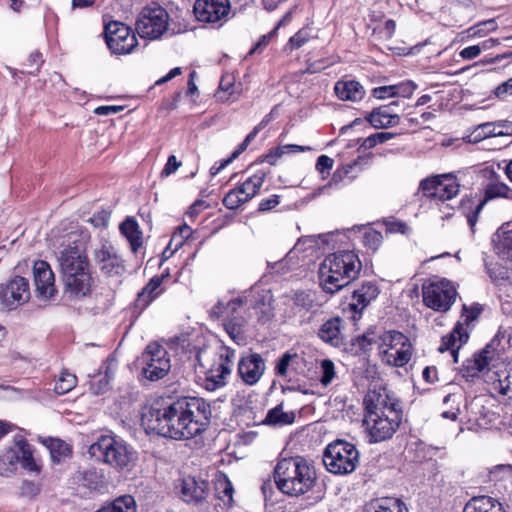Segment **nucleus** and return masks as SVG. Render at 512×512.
<instances>
[{
    "label": "nucleus",
    "instance_id": "nucleus-39",
    "mask_svg": "<svg viewBox=\"0 0 512 512\" xmlns=\"http://www.w3.org/2000/svg\"><path fill=\"white\" fill-rule=\"evenodd\" d=\"M102 478L103 476L94 469L78 471L75 475L77 482L90 490L97 489L103 482Z\"/></svg>",
    "mask_w": 512,
    "mask_h": 512
},
{
    "label": "nucleus",
    "instance_id": "nucleus-41",
    "mask_svg": "<svg viewBox=\"0 0 512 512\" xmlns=\"http://www.w3.org/2000/svg\"><path fill=\"white\" fill-rule=\"evenodd\" d=\"M497 126V122H486L478 125L473 132L468 136L469 142L478 143L488 137L497 136L502 134V132H496L495 127Z\"/></svg>",
    "mask_w": 512,
    "mask_h": 512
},
{
    "label": "nucleus",
    "instance_id": "nucleus-50",
    "mask_svg": "<svg viewBox=\"0 0 512 512\" xmlns=\"http://www.w3.org/2000/svg\"><path fill=\"white\" fill-rule=\"evenodd\" d=\"M223 205L230 210H235L240 207L242 204L246 203L244 201L243 196L238 188L232 189L229 191L223 198Z\"/></svg>",
    "mask_w": 512,
    "mask_h": 512
},
{
    "label": "nucleus",
    "instance_id": "nucleus-46",
    "mask_svg": "<svg viewBox=\"0 0 512 512\" xmlns=\"http://www.w3.org/2000/svg\"><path fill=\"white\" fill-rule=\"evenodd\" d=\"M486 270L491 281L495 284L509 279V271L499 263H486Z\"/></svg>",
    "mask_w": 512,
    "mask_h": 512
},
{
    "label": "nucleus",
    "instance_id": "nucleus-64",
    "mask_svg": "<svg viewBox=\"0 0 512 512\" xmlns=\"http://www.w3.org/2000/svg\"><path fill=\"white\" fill-rule=\"evenodd\" d=\"M110 219V214L106 211H101L97 214H94L90 219L89 222L95 227H106L108 225Z\"/></svg>",
    "mask_w": 512,
    "mask_h": 512
},
{
    "label": "nucleus",
    "instance_id": "nucleus-48",
    "mask_svg": "<svg viewBox=\"0 0 512 512\" xmlns=\"http://www.w3.org/2000/svg\"><path fill=\"white\" fill-rule=\"evenodd\" d=\"M483 308L480 304L476 303L471 306L463 305L462 314H461V323L464 327L467 326L476 320L481 314Z\"/></svg>",
    "mask_w": 512,
    "mask_h": 512
},
{
    "label": "nucleus",
    "instance_id": "nucleus-22",
    "mask_svg": "<svg viewBox=\"0 0 512 512\" xmlns=\"http://www.w3.org/2000/svg\"><path fill=\"white\" fill-rule=\"evenodd\" d=\"M179 489L185 502L198 504L205 500L208 494V482L193 476H186L181 480Z\"/></svg>",
    "mask_w": 512,
    "mask_h": 512
},
{
    "label": "nucleus",
    "instance_id": "nucleus-31",
    "mask_svg": "<svg viewBox=\"0 0 512 512\" xmlns=\"http://www.w3.org/2000/svg\"><path fill=\"white\" fill-rule=\"evenodd\" d=\"M463 512H505L501 504L488 496L474 497L463 508Z\"/></svg>",
    "mask_w": 512,
    "mask_h": 512
},
{
    "label": "nucleus",
    "instance_id": "nucleus-19",
    "mask_svg": "<svg viewBox=\"0 0 512 512\" xmlns=\"http://www.w3.org/2000/svg\"><path fill=\"white\" fill-rule=\"evenodd\" d=\"M196 18L201 22L216 23L230 11L229 0H197L193 7Z\"/></svg>",
    "mask_w": 512,
    "mask_h": 512
},
{
    "label": "nucleus",
    "instance_id": "nucleus-42",
    "mask_svg": "<svg viewBox=\"0 0 512 512\" xmlns=\"http://www.w3.org/2000/svg\"><path fill=\"white\" fill-rule=\"evenodd\" d=\"M503 197L512 200V189L503 182L495 181L486 186L485 200Z\"/></svg>",
    "mask_w": 512,
    "mask_h": 512
},
{
    "label": "nucleus",
    "instance_id": "nucleus-35",
    "mask_svg": "<svg viewBox=\"0 0 512 512\" xmlns=\"http://www.w3.org/2000/svg\"><path fill=\"white\" fill-rule=\"evenodd\" d=\"M243 300L241 298H234L226 304L218 302L211 310V314L217 318L222 317L224 321L232 317H242L239 314V309L242 307Z\"/></svg>",
    "mask_w": 512,
    "mask_h": 512
},
{
    "label": "nucleus",
    "instance_id": "nucleus-43",
    "mask_svg": "<svg viewBox=\"0 0 512 512\" xmlns=\"http://www.w3.org/2000/svg\"><path fill=\"white\" fill-rule=\"evenodd\" d=\"M462 402V394L461 393H449L444 399L443 403L445 405H451L449 410H446L442 413V417L445 419H450L455 421L460 413V404Z\"/></svg>",
    "mask_w": 512,
    "mask_h": 512
},
{
    "label": "nucleus",
    "instance_id": "nucleus-17",
    "mask_svg": "<svg viewBox=\"0 0 512 512\" xmlns=\"http://www.w3.org/2000/svg\"><path fill=\"white\" fill-rule=\"evenodd\" d=\"M2 464H20L24 469L39 472L40 465L33 456L31 445L22 436L15 437L13 447L0 458Z\"/></svg>",
    "mask_w": 512,
    "mask_h": 512
},
{
    "label": "nucleus",
    "instance_id": "nucleus-9",
    "mask_svg": "<svg viewBox=\"0 0 512 512\" xmlns=\"http://www.w3.org/2000/svg\"><path fill=\"white\" fill-rule=\"evenodd\" d=\"M402 410L388 409L386 412L364 414L363 425L370 442H381L391 438L402 421Z\"/></svg>",
    "mask_w": 512,
    "mask_h": 512
},
{
    "label": "nucleus",
    "instance_id": "nucleus-40",
    "mask_svg": "<svg viewBox=\"0 0 512 512\" xmlns=\"http://www.w3.org/2000/svg\"><path fill=\"white\" fill-rule=\"evenodd\" d=\"M375 512H408L406 505L397 498L384 497L375 502Z\"/></svg>",
    "mask_w": 512,
    "mask_h": 512
},
{
    "label": "nucleus",
    "instance_id": "nucleus-28",
    "mask_svg": "<svg viewBox=\"0 0 512 512\" xmlns=\"http://www.w3.org/2000/svg\"><path fill=\"white\" fill-rule=\"evenodd\" d=\"M495 251L503 259L512 261V222L502 224L495 233Z\"/></svg>",
    "mask_w": 512,
    "mask_h": 512
},
{
    "label": "nucleus",
    "instance_id": "nucleus-15",
    "mask_svg": "<svg viewBox=\"0 0 512 512\" xmlns=\"http://www.w3.org/2000/svg\"><path fill=\"white\" fill-rule=\"evenodd\" d=\"M365 414L386 412L388 409L402 410L399 400L394 393L382 384L375 383L370 386L364 397Z\"/></svg>",
    "mask_w": 512,
    "mask_h": 512
},
{
    "label": "nucleus",
    "instance_id": "nucleus-2",
    "mask_svg": "<svg viewBox=\"0 0 512 512\" xmlns=\"http://www.w3.org/2000/svg\"><path fill=\"white\" fill-rule=\"evenodd\" d=\"M58 261L65 293L74 298H83L92 291L93 278L84 249L73 241L59 252Z\"/></svg>",
    "mask_w": 512,
    "mask_h": 512
},
{
    "label": "nucleus",
    "instance_id": "nucleus-24",
    "mask_svg": "<svg viewBox=\"0 0 512 512\" xmlns=\"http://www.w3.org/2000/svg\"><path fill=\"white\" fill-rule=\"evenodd\" d=\"M343 328L344 321L340 317L330 318L321 325L318 337L333 347H340L344 344Z\"/></svg>",
    "mask_w": 512,
    "mask_h": 512
},
{
    "label": "nucleus",
    "instance_id": "nucleus-33",
    "mask_svg": "<svg viewBox=\"0 0 512 512\" xmlns=\"http://www.w3.org/2000/svg\"><path fill=\"white\" fill-rule=\"evenodd\" d=\"M295 421V413L293 411L284 412L283 404H279L274 408L270 409L265 419L263 420V424L268 426H286L290 425Z\"/></svg>",
    "mask_w": 512,
    "mask_h": 512
},
{
    "label": "nucleus",
    "instance_id": "nucleus-38",
    "mask_svg": "<svg viewBox=\"0 0 512 512\" xmlns=\"http://www.w3.org/2000/svg\"><path fill=\"white\" fill-rule=\"evenodd\" d=\"M135 500L130 495H124L115 499L112 503L103 506L96 512H135Z\"/></svg>",
    "mask_w": 512,
    "mask_h": 512
},
{
    "label": "nucleus",
    "instance_id": "nucleus-11",
    "mask_svg": "<svg viewBox=\"0 0 512 512\" xmlns=\"http://www.w3.org/2000/svg\"><path fill=\"white\" fill-rule=\"evenodd\" d=\"M168 21L169 15L164 8L147 6L139 13L135 29L141 38L155 40L168 30Z\"/></svg>",
    "mask_w": 512,
    "mask_h": 512
},
{
    "label": "nucleus",
    "instance_id": "nucleus-18",
    "mask_svg": "<svg viewBox=\"0 0 512 512\" xmlns=\"http://www.w3.org/2000/svg\"><path fill=\"white\" fill-rule=\"evenodd\" d=\"M94 260L106 276H121L126 272L125 261L110 244H103L94 252Z\"/></svg>",
    "mask_w": 512,
    "mask_h": 512
},
{
    "label": "nucleus",
    "instance_id": "nucleus-55",
    "mask_svg": "<svg viewBox=\"0 0 512 512\" xmlns=\"http://www.w3.org/2000/svg\"><path fill=\"white\" fill-rule=\"evenodd\" d=\"M192 235V229L184 224L179 227L178 231L174 232L170 244H175V250L183 246L185 241Z\"/></svg>",
    "mask_w": 512,
    "mask_h": 512
},
{
    "label": "nucleus",
    "instance_id": "nucleus-4",
    "mask_svg": "<svg viewBox=\"0 0 512 512\" xmlns=\"http://www.w3.org/2000/svg\"><path fill=\"white\" fill-rule=\"evenodd\" d=\"M277 488L284 494L299 497L311 491L317 482L313 465L302 457L283 458L274 468Z\"/></svg>",
    "mask_w": 512,
    "mask_h": 512
},
{
    "label": "nucleus",
    "instance_id": "nucleus-32",
    "mask_svg": "<svg viewBox=\"0 0 512 512\" xmlns=\"http://www.w3.org/2000/svg\"><path fill=\"white\" fill-rule=\"evenodd\" d=\"M120 231L129 241L132 251L137 252L142 245V232L139 230L137 221L134 218H126L120 224Z\"/></svg>",
    "mask_w": 512,
    "mask_h": 512
},
{
    "label": "nucleus",
    "instance_id": "nucleus-53",
    "mask_svg": "<svg viewBox=\"0 0 512 512\" xmlns=\"http://www.w3.org/2000/svg\"><path fill=\"white\" fill-rule=\"evenodd\" d=\"M417 89V84L412 80H407L393 85L395 97L410 98Z\"/></svg>",
    "mask_w": 512,
    "mask_h": 512
},
{
    "label": "nucleus",
    "instance_id": "nucleus-26",
    "mask_svg": "<svg viewBox=\"0 0 512 512\" xmlns=\"http://www.w3.org/2000/svg\"><path fill=\"white\" fill-rule=\"evenodd\" d=\"M334 92L338 99L351 102L362 100L366 94L360 82L348 79L338 80L334 85Z\"/></svg>",
    "mask_w": 512,
    "mask_h": 512
},
{
    "label": "nucleus",
    "instance_id": "nucleus-14",
    "mask_svg": "<svg viewBox=\"0 0 512 512\" xmlns=\"http://www.w3.org/2000/svg\"><path fill=\"white\" fill-rule=\"evenodd\" d=\"M420 189L424 196L444 203L459 193L460 184L451 174H443L423 179L420 182Z\"/></svg>",
    "mask_w": 512,
    "mask_h": 512
},
{
    "label": "nucleus",
    "instance_id": "nucleus-8",
    "mask_svg": "<svg viewBox=\"0 0 512 512\" xmlns=\"http://www.w3.org/2000/svg\"><path fill=\"white\" fill-rule=\"evenodd\" d=\"M379 350L383 361L395 367L405 366L412 356V345L399 331H387L380 337Z\"/></svg>",
    "mask_w": 512,
    "mask_h": 512
},
{
    "label": "nucleus",
    "instance_id": "nucleus-12",
    "mask_svg": "<svg viewBox=\"0 0 512 512\" xmlns=\"http://www.w3.org/2000/svg\"><path fill=\"white\" fill-rule=\"evenodd\" d=\"M422 296L427 307L435 311L446 312L455 302L457 292L449 281L442 279L424 285Z\"/></svg>",
    "mask_w": 512,
    "mask_h": 512
},
{
    "label": "nucleus",
    "instance_id": "nucleus-29",
    "mask_svg": "<svg viewBox=\"0 0 512 512\" xmlns=\"http://www.w3.org/2000/svg\"><path fill=\"white\" fill-rule=\"evenodd\" d=\"M162 282L163 276H154L150 279V281L137 295L135 300V306L137 309L144 310L154 299H156L162 293Z\"/></svg>",
    "mask_w": 512,
    "mask_h": 512
},
{
    "label": "nucleus",
    "instance_id": "nucleus-47",
    "mask_svg": "<svg viewBox=\"0 0 512 512\" xmlns=\"http://www.w3.org/2000/svg\"><path fill=\"white\" fill-rule=\"evenodd\" d=\"M383 241V236L380 232L374 229H368L363 233L362 242L365 247L376 251Z\"/></svg>",
    "mask_w": 512,
    "mask_h": 512
},
{
    "label": "nucleus",
    "instance_id": "nucleus-1",
    "mask_svg": "<svg viewBox=\"0 0 512 512\" xmlns=\"http://www.w3.org/2000/svg\"><path fill=\"white\" fill-rule=\"evenodd\" d=\"M212 409L201 397H180L170 402H155L142 414L147 432L182 440L204 432L210 424Z\"/></svg>",
    "mask_w": 512,
    "mask_h": 512
},
{
    "label": "nucleus",
    "instance_id": "nucleus-34",
    "mask_svg": "<svg viewBox=\"0 0 512 512\" xmlns=\"http://www.w3.org/2000/svg\"><path fill=\"white\" fill-rule=\"evenodd\" d=\"M224 329L230 338L238 345L246 343L245 325L243 317H232L224 321Z\"/></svg>",
    "mask_w": 512,
    "mask_h": 512
},
{
    "label": "nucleus",
    "instance_id": "nucleus-7",
    "mask_svg": "<svg viewBox=\"0 0 512 512\" xmlns=\"http://www.w3.org/2000/svg\"><path fill=\"white\" fill-rule=\"evenodd\" d=\"M501 339L496 335L479 353L467 359L461 368V374L467 380L478 376L485 368L494 369L504 360L505 347H500Z\"/></svg>",
    "mask_w": 512,
    "mask_h": 512
},
{
    "label": "nucleus",
    "instance_id": "nucleus-57",
    "mask_svg": "<svg viewBox=\"0 0 512 512\" xmlns=\"http://www.w3.org/2000/svg\"><path fill=\"white\" fill-rule=\"evenodd\" d=\"M394 137V134L391 132H377L375 134L370 135L364 141V146L367 148H372L377 144L384 143Z\"/></svg>",
    "mask_w": 512,
    "mask_h": 512
},
{
    "label": "nucleus",
    "instance_id": "nucleus-60",
    "mask_svg": "<svg viewBox=\"0 0 512 512\" xmlns=\"http://www.w3.org/2000/svg\"><path fill=\"white\" fill-rule=\"evenodd\" d=\"M494 95L499 99H505L507 96L512 95V77L507 81L499 84L495 90Z\"/></svg>",
    "mask_w": 512,
    "mask_h": 512
},
{
    "label": "nucleus",
    "instance_id": "nucleus-58",
    "mask_svg": "<svg viewBox=\"0 0 512 512\" xmlns=\"http://www.w3.org/2000/svg\"><path fill=\"white\" fill-rule=\"evenodd\" d=\"M220 488L222 489L219 491V498L226 504H231L233 501V486L232 483L229 480H225L223 482L219 483Z\"/></svg>",
    "mask_w": 512,
    "mask_h": 512
},
{
    "label": "nucleus",
    "instance_id": "nucleus-51",
    "mask_svg": "<svg viewBox=\"0 0 512 512\" xmlns=\"http://www.w3.org/2000/svg\"><path fill=\"white\" fill-rule=\"evenodd\" d=\"M335 378V366L330 359H324L321 362V377L320 383L323 386H328Z\"/></svg>",
    "mask_w": 512,
    "mask_h": 512
},
{
    "label": "nucleus",
    "instance_id": "nucleus-10",
    "mask_svg": "<svg viewBox=\"0 0 512 512\" xmlns=\"http://www.w3.org/2000/svg\"><path fill=\"white\" fill-rule=\"evenodd\" d=\"M139 362L142 375L150 381H158L164 378L171 369L167 350L156 342L146 346Z\"/></svg>",
    "mask_w": 512,
    "mask_h": 512
},
{
    "label": "nucleus",
    "instance_id": "nucleus-61",
    "mask_svg": "<svg viewBox=\"0 0 512 512\" xmlns=\"http://www.w3.org/2000/svg\"><path fill=\"white\" fill-rule=\"evenodd\" d=\"M235 359V350L223 346L221 348V352L219 354V363H223L224 365H227L229 368L232 369L233 367V361Z\"/></svg>",
    "mask_w": 512,
    "mask_h": 512
},
{
    "label": "nucleus",
    "instance_id": "nucleus-25",
    "mask_svg": "<svg viewBox=\"0 0 512 512\" xmlns=\"http://www.w3.org/2000/svg\"><path fill=\"white\" fill-rule=\"evenodd\" d=\"M468 338L469 334L467 328L464 327L461 322H457L453 330L442 337L439 351H450L454 357V361L457 362L458 350L467 342Z\"/></svg>",
    "mask_w": 512,
    "mask_h": 512
},
{
    "label": "nucleus",
    "instance_id": "nucleus-45",
    "mask_svg": "<svg viewBox=\"0 0 512 512\" xmlns=\"http://www.w3.org/2000/svg\"><path fill=\"white\" fill-rule=\"evenodd\" d=\"M76 385L77 377L72 373L64 371L56 381L54 391L59 395H63L70 392Z\"/></svg>",
    "mask_w": 512,
    "mask_h": 512
},
{
    "label": "nucleus",
    "instance_id": "nucleus-13",
    "mask_svg": "<svg viewBox=\"0 0 512 512\" xmlns=\"http://www.w3.org/2000/svg\"><path fill=\"white\" fill-rule=\"evenodd\" d=\"M104 34L106 44L113 54L131 53L138 44L135 33L122 22L111 21L107 23Z\"/></svg>",
    "mask_w": 512,
    "mask_h": 512
},
{
    "label": "nucleus",
    "instance_id": "nucleus-44",
    "mask_svg": "<svg viewBox=\"0 0 512 512\" xmlns=\"http://www.w3.org/2000/svg\"><path fill=\"white\" fill-rule=\"evenodd\" d=\"M48 449L53 462L56 463H60L71 454L69 445L60 439H50Z\"/></svg>",
    "mask_w": 512,
    "mask_h": 512
},
{
    "label": "nucleus",
    "instance_id": "nucleus-59",
    "mask_svg": "<svg viewBox=\"0 0 512 512\" xmlns=\"http://www.w3.org/2000/svg\"><path fill=\"white\" fill-rule=\"evenodd\" d=\"M181 165V161H178L175 155H170L163 170L161 171V177L170 176L175 173Z\"/></svg>",
    "mask_w": 512,
    "mask_h": 512
},
{
    "label": "nucleus",
    "instance_id": "nucleus-30",
    "mask_svg": "<svg viewBox=\"0 0 512 512\" xmlns=\"http://www.w3.org/2000/svg\"><path fill=\"white\" fill-rule=\"evenodd\" d=\"M232 369L223 363L216 362L207 372L205 379V387L207 390H216L223 387L227 383Z\"/></svg>",
    "mask_w": 512,
    "mask_h": 512
},
{
    "label": "nucleus",
    "instance_id": "nucleus-56",
    "mask_svg": "<svg viewBox=\"0 0 512 512\" xmlns=\"http://www.w3.org/2000/svg\"><path fill=\"white\" fill-rule=\"evenodd\" d=\"M310 39L311 35L309 30L301 29L289 39L287 46H289L291 50L298 49L306 44Z\"/></svg>",
    "mask_w": 512,
    "mask_h": 512
},
{
    "label": "nucleus",
    "instance_id": "nucleus-27",
    "mask_svg": "<svg viewBox=\"0 0 512 512\" xmlns=\"http://www.w3.org/2000/svg\"><path fill=\"white\" fill-rule=\"evenodd\" d=\"M379 294L378 287L372 282H365L354 290L349 306L354 312H362Z\"/></svg>",
    "mask_w": 512,
    "mask_h": 512
},
{
    "label": "nucleus",
    "instance_id": "nucleus-3",
    "mask_svg": "<svg viewBox=\"0 0 512 512\" xmlns=\"http://www.w3.org/2000/svg\"><path fill=\"white\" fill-rule=\"evenodd\" d=\"M362 269L358 255L350 250L325 257L319 266V280L323 290L334 294L355 280Z\"/></svg>",
    "mask_w": 512,
    "mask_h": 512
},
{
    "label": "nucleus",
    "instance_id": "nucleus-36",
    "mask_svg": "<svg viewBox=\"0 0 512 512\" xmlns=\"http://www.w3.org/2000/svg\"><path fill=\"white\" fill-rule=\"evenodd\" d=\"M265 177L266 174L264 172H258L246 179L241 186L238 187L244 201H250L258 193L264 183Z\"/></svg>",
    "mask_w": 512,
    "mask_h": 512
},
{
    "label": "nucleus",
    "instance_id": "nucleus-52",
    "mask_svg": "<svg viewBox=\"0 0 512 512\" xmlns=\"http://www.w3.org/2000/svg\"><path fill=\"white\" fill-rule=\"evenodd\" d=\"M293 301L296 307L305 311H309L315 306L313 295L304 291L296 292Z\"/></svg>",
    "mask_w": 512,
    "mask_h": 512
},
{
    "label": "nucleus",
    "instance_id": "nucleus-20",
    "mask_svg": "<svg viewBox=\"0 0 512 512\" xmlns=\"http://www.w3.org/2000/svg\"><path fill=\"white\" fill-rule=\"evenodd\" d=\"M33 275L38 297L44 300L54 297L57 290L50 265L43 260L36 261L33 265Z\"/></svg>",
    "mask_w": 512,
    "mask_h": 512
},
{
    "label": "nucleus",
    "instance_id": "nucleus-23",
    "mask_svg": "<svg viewBox=\"0 0 512 512\" xmlns=\"http://www.w3.org/2000/svg\"><path fill=\"white\" fill-rule=\"evenodd\" d=\"M396 105L397 101H393L375 108L367 115L366 120L376 129L394 127L400 122V117L392 110V106Z\"/></svg>",
    "mask_w": 512,
    "mask_h": 512
},
{
    "label": "nucleus",
    "instance_id": "nucleus-5",
    "mask_svg": "<svg viewBox=\"0 0 512 512\" xmlns=\"http://www.w3.org/2000/svg\"><path fill=\"white\" fill-rule=\"evenodd\" d=\"M359 463V452L355 445L345 440H335L323 453V464L335 475L352 473Z\"/></svg>",
    "mask_w": 512,
    "mask_h": 512
},
{
    "label": "nucleus",
    "instance_id": "nucleus-37",
    "mask_svg": "<svg viewBox=\"0 0 512 512\" xmlns=\"http://www.w3.org/2000/svg\"><path fill=\"white\" fill-rule=\"evenodd\" d=\"M494 374L496 376L493 381L494 390L512 399V369L497 370Z\"/></svg>",
    "mask_w": 512,
    "mask_h": 512
},
{
    "label": "nucleus",
    "instance_id": "nucleus-21",
    "mask_svg": "<svg viewBox=\"0 0 512 512\" xmlns=\"http://www.w3.org/2000/svg\"><path fill=\"white\" fill-rule=\"evenodd\" d=\"M266 369L265 361L258 353L243 355L238 363V374L247 385H255Z\"/></svg>",
    "mask_w": 512,
    "mask_h": 512
},
{
    "label": "nucleus",
    "instance_id": "nucleus-63",
    "mask_svg": "<svg viewBox=\"0 0 512 512\" xmlns=\"http://www.w3.org/2000/svg\"><path fill=\"white\" fill-rule=\"evenodd\" d=\"M372 95L377 99H386L395 97V91L393 90V85L380 86L372 90Z\"/></svg>",
    "mask_w": 512,
    "mask_h": 512
},
{
    "label": "nucleus",
    "instance_id": "nucleus-54",
    "mask_svg": "<svg viewBox=\"0 0 512 512\" xmlns=\"http://www.w3.org/2000/svg\"><path fill=\"white\" fill-rule=\"evenodd\" d=\"M105 367V377L104 381L100 380V386L95 391L97 394L104 392L109 384V381L113 378L114 371L116 370L117 363L115 359H107V361L104 363Z\"/></svg>",
    "mask_w": 512,
    "mask_h": 512
},
{
    "label": "nucleus",
    "instance_id": "nucleus-49",
    "mask_svg": "<svg viewBox=\"0 0 512 512\" xmlns=\"http://www.w3.org/2000/svg\"><path fill=\"white\" fill-rule=\"evenodd\" d=\"M298 358L296 353L286 352L278 360L275 366V374L279 377H286L288 368Z\"/></svg>",
    "mask_w": 512,
    "mask_h": 512
},
{
    "label": "nucleus",
    "instance_id": "nucleus-6",
    "mask_svg": "<svg viewBox=\"0 0 512 512\" xmlns=\"http://www.w3.org/2000/svg\"><path fill=\"white\" fill-rule=\"evenodd\" d=\"M88 452L92 458L116 468H124L133 459L132 452L120 440L110 435H102L90 445Z\"/></svg>",
    "mask_w": 512,
    "mask_h": 512
},
{
    "label": "nucleus",
    "instance_id": "nucleus-62",
    "mask_svg": "<svg viewBox=\"0 0 512 512\" xmlns=\"http://www.w3.org/2000/svg\"><path fill=\"white\" fill-rule=\"evenodd\" d=\"M386 230L390 233H401L406 234L408 231V226L406 223L398 220L386 221Z\"/></svg>",
    "mask_w": 512,
    "mask_h": 512
},
{
    "label": "nucleus",
    "instance_id": "nucleus-16",
    "mask_svg": "<svg viewBox=\"0 0 512 512\" xmlns=\"http://www.w3.org/2000/svg\"><path fill=\"white\" fill-rule=\"evenodd\" d=\"M30 299L28 280L16 276L7 284L0 285V304L5 310H12L23 305Z\"/></svg>",
    "mask_w": 512,
    "mask_h": 512
}]
</instances>
